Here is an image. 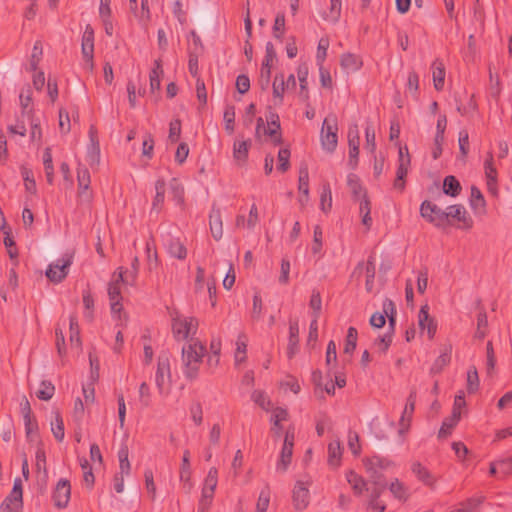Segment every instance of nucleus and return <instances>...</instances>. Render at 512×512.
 <instances>
[{"label": "nucleus", "instance_id": "nucleus-1", "mask_svg": "<svg viewBox=\"0 0 512 512\" xmlns=\"http://www.w3.org/2000/svg\"><path fill=\"white\" fill-rule=\"evenodd\" d=\"M206 353V347L200 340H192L182 348L183 374L189 380L197 378L199 368Z\"/></svg>", "mask_w": 512, "mask_h": 512}, {"label": "nucleus", "instance_id": "nucleus-2", "mask_svg": "<svg viewBox=\"0 0 512 512\" xmlns=\"http://www.w3.org/2000/svg\"><path fill=\"white\" fill-rule=\"evenodd\" d=\"M198 319L193 316H186L178 311L171 313L172 334L177 341L198 340L195 338L198 331Z\"/></svg>", "mask_w": 512, "mask_h": 512}, {"label": "nucleus", "instance_id": "nucleus-3", "mask_svg": "<svg viewBox=\"0 0 512 512\" xmlns=\"http://www.w3.org/2000/svg\"><path fill=\"white\" fill-rule=\"evenodd\" d=\"M320 141L322 148L332 153L336 150L338 144V121L334 114H329L323 121Z\"/></svg>", "mask_w": 512, "mask_h": 512}, {"label": "nucleus", "instance_id": "nucleus-4", "mask_svg": "<svg viewBox=\"0 0 512 512\" xmlns=\"http://www.w3.org/2000/svg\"><path fill=\"white\" fill-rule=\"evenodd\" d=\"M73 259V252L64 253L61 258L57 259L55 262L48 266L45 273L46 277L54 283H60L68 275L69 268L73 263Z\"/></svg>", "mask_w": 512, "mask_h": 512}, {"label": "nucleus", "instance_id": "nucleus-5", "mask_svg": "<svg viewBox=\"0 0 512 512\" xmlns=\"http://www.w3.org/2000/svg\"><path fill=\"white\" fill-rule=\"evenodd\" d=\"M171 382L170 359L166 354H162L157 360V369L155 372V384L160 395L168 394V387Z\"/></svg>", "mask_w": 512, "mask_h": 512}, {"label": "nucleus", "instance_id": "nucleus-6", "mask_svg": "<svg viewBox=\"0 0 512 512\" xmlns=\"http://www.w3.org/2000/svg\"><path fill=\"white\" fill-rule=\"evenodd\" d=\"M126 282L130 283L128 277H123V271L122 268L118 269V272H115L113 274L112 281L109 283L108 286V295L110 299V306H111V312L112 314H120L122 310V297H121V289H120V283Z\"/></svg>", "mask_w": 512, "mask_h": 512}, {"label": "nucleus", "instance_id": "nucleus-7", "mask_svg": "<svg viewBox=\"0 0 512 512\" xmlns=\"http://www.w3.org/2000/svg\"><path fill=\"white\" fill-rule=\"evenodd\" d=\"M295 440V432L293 427H289L284 436L283 446L280 451L279 460L276 465V470L284 473L287 471L293 455V447Z\"/></svg>", "mask_w": 512, "mask_h": 512}, {"label": "nucleus", "instance_id": "nucleus-8", "mask_svg": "<svg viewBox=\"0 0 512 512\" xmlns=\"http://www.w3.org/2000/svg\"><path fill=\"white\" fill-rule=\"evenodd\" d=\"M420 214L428 222L436 227L445 226V210L439 208L436 204L425 200L420 206Z\"/></svg>", "mask_w": 512, "mask_h": 512}, {"label": "nucleus", "instance_id": "nucleus-9", "mask_svg": "<svg viewBox=\"0 0 512 512\" xmlns=\"http://www.w3.org/2000/svg\"><path fill=\"white\" fill-rule=\"evenodd\" d=\"M410 155L408 153V149L400 147L399 149V158H398V167L396 171V178L394 181V188L400 192H402L405 188V177L408 174V170L410 167Z\"/></svg>", "mask_w": 512, "mask_h": 512}, {"label": "nucleus", "instance_id": "nucleus-10", "mask_svg": "<svg viewBox=\"0 0 512 512\" xmlns=\"http://www.w3.org/2000/svg\"><path fill=\"white\" fill-rule=\"evenodd\" d=\"M450 218L458 221L460 223V228L471 229L473 226V219L461 204L451 205L446 208L445 225L448 223Z\"/></svg>", "mask_w": 512, "mask_h": 512}, {"label": "nucleus", "instance_id": "nucleus-11", "mask_svg": "<svg viewBox=\"0 0 512 512\" xmlns=\"http://www.w3.org/2000/svg\"><path fill=\"white\" fill-rule=\"evenodd\" d=\"M309 481H297L295 483L292 499L294 508L298 511L305 510L310 502Z\"/></svg>", "mask_w": 512, "mask_h": 512}, {"label": "nucleus", "instance_id": "nucleus-12", "mask_svg": "<svg viewBox=\"0 0 512 512\" xmlns=\"http://www.w3.org/2000/svg\"><path fill=\"white\" fill-rule=\"evenodd\" d=\"M71 495V486L68 480L60 479L55 487L53 493V500L55 506L58 508H65L68 505Z\"/></svg>", "mask_w": 512, "mask_h": 512}, {"label": "nucleus", "instance_id": "nucleus-13", "mask_svg": "<svg viewBox=\"0 0 512 512\" xmlns=\"http://www.w3.org/2000/svg\"><path fill=\"white\" fill-rule=\"evenodd\" d=\"M411 471L425 486H428L431 489H436L437 477L433 475L427 467L416 461L412 463Z\"/></svg>", "mask_w": 512, "mask_h": 512}, {"label": "nucleus", "instance_id": "nucleus-14", "mask_svg": "<svg viewBox=\"0 0 512 512\" xmlns=\"http://www.w3.org/2000/svg\"><path fill=\"white\" fill-rule=\"evenodd\" d=\"M364 465L367 472H369L371 474V477L375 479V483H378V472L382 470H387L389 467L393 465V463L388 459L379 456H373L365 460Z\"/></svg>", "mask_w": 512, "mask_h": 512}, {"label": "nucleus", "instance_id": "nucleus-15", "mask_svg": "<svg viewBox=\"0 0 512 512\" xmlns=\"http://www.w3.org/2000/svg\"><path fill=\"white\" fill-rule=\"evenodd\" d=\"M415 403H416V392L412 391L407 398L405 408H404L402 416L400 418V429H399L400 434H404L405 432H407L410 427L412 415L415 410Z\"/></svg>", "mask_w": 512, "mask_h": 512}, {"label": "nucleus", "instance_id": "nucleus-16", "mask_svg": "<svg viewBox=\"0 0 512 512\" xmlns=\"http://www.w3.org/2000/svg\"><path fill=\"white\" fill-rule=\"evenodd\" d=\"M418 323L422 331L427 330L429 338L434 337L437 326L434 319L429 315L428 305H424L420 308L418 314Z\"/></svg>", "mask_w": 512, "mask_h": 512}, {"label": "nucleus", "instance_id": "nucleus-17", "mask_svg": "<svg viewBox=\"0 0 512 512\" xmlns=\"http://www.w3.org/2000/svg\"><path fill=\"white\" fill-rule=\"evenodd\" d=\"M81 48L84 59L91 62L94 53V31L90 25H87L83 32Z\"/></svg>", "mask_w": 512, "mask_h": 512}, {"label": "nucleus", "instance_id": "nucleus-18", "mask_svg": "<svg viewBox=\"0 0 512 512\" xmlns=\"http://www.w3.org/2000/svg\"><path fill=\"white\" fill-rule=\"evenodd\" d=\"M77 180L79 197L83 200L89 201L91 198V194L88 192L90 186V173L86 167H78Z\"/></svg>", "mask_w": 512, "mask_h": 512}, {"label": "nucleus", "instance_id": "nucleus-19", "mask_svg": "<svg viewBox=\"0 0 512 512\" xmlns=\"http://www.w3.org/2000/svg\"><path fill=\"white\" fill-rule=\"evenodd\" d=\"M288 417V411L282 407H276L272 410L270 419L272 423L271 431L276 437H279L282 432L283 426L281 422L287 421Z\"/></svg>", "mask_w": 512, "mask_h": 512}, {"label": "nucleus", "instance_id": "nucleus-20", "mask_svg": "<svg viewBox=\"0 0 512 512\" xmlns=\"http://www.w3.org/2000/svg\"><path fill=\"white\" fill-rule=\"evenodd\" d=\"M287 87L285 85V77L283 73L276 74L272 83L273 102L274 105L279 106L283 104L284 93Z\"/></svg>", "mask_w": 512, "mask_h": 512}, {"label": "nucleus", "instance_id": "nucleus-21", "mask_svg": "<svg viewBox=\"0 0 512 512\" xmlns=\"http://www.w3.org/2000/svg\"><path fill=\"white\" fill-rule=\"evenodd\" d=\"M209 225L212 237L219 241L223 236V222L219 209H212L209 215Z\"/></svg>", "mask_w": 512, "mask_h": 512}, {"label": "nucleus", "instance_id": "nucleus-22", "mask_svg": "<svg viewBox=\"0 0 512 512\" xmlns=\"http://www.w3.org/2000/svg\"><path fill=\"white\" fill-rule=\"evenodd\" d=\"M340 64L343 70L347 73H354L363 65L362 59L360 56L353 53H344L341 56Z\"/></svg>", "mask_w": 512, "mask_h": 512}, {"label": "nucleus", "instance_id": "nucleus-23", "mask_svg": "<svg viewBox=\"0 0 512 512\" xmlns=\"http://www.w3.org/2000/svg\"><path fill=\"white\" fill-rule=\"evenodd\" d=\"M299 343V325L298 322H290L289 324V338L287 346V355L292 358L298 351Z\"/></svg>", "mask_w": 512, "mask_h": 512}, {"label": "nucleus", "instance_id": "nucleus-24", "mask_svg": "<svg viewBox=\"0 0 512 512\" xmlns=\"http://www.w3.org/2000/svg\"><path fill=\"white\" fill-rule=\"evenodd\" d=\"M347 185L355 200H360L362 197L367 195L366 190L361 184L360 178L356 174L349 173L347 175Z\"/></svg>", "mask_w": 512, "mask_h": 512}, {"label": "nucleus", "instance_id": "nucleus-25", "mask_svg": "<svg viewBox=\"0 0 512 512\" xmlns=\"http://www.w3.org/2000/svg\"><path fill=\"white\" fill-rule=\"evenodd\" d=\"M432 75L435 89L438 91L442 90L445 79V67L439 59L434 60L432 63Z\"/></svg>", "mask_w": 512, "mask_h": 512}, {"label": "nucleus", "instance_id": "nucleus-26", "mask_svg": "<svg viewBox=\"0 0 512 512\" xmlns=\"http://www.w3.org/2000/svg\"><path fill=\"white\" fill-rule=\"evenodd\" d=\"M484 501L483 496H475L460 502L450 512H474Z\"/></svg>", "mask_w": 512, "mask_h": 512}, {"label": "nucleus", "instance_id": "nucleus-27", "mask_svg": "<svg viewBox=\"0 0 512 512\" xmlns=\"http://www.w3.org/2000/svg\"><path fill=\"white\" fill-rule=\"evenodd\" d=\"M250 142L247 140H235L233 144V157L239 163H244L248 158Z\"/></svg>", "mask_w": 512, "mask_h": 512}, {"label": "nucleus", "instance_id": "nucleus-28", "mask_svg": "<svg viewBox=\"0 0 512 512\" xmlns=\"http://www.w3.org/2000/svg\"><path fill=\"white\" fill-rule=\"evenodd\" d=\"M166 246H167L168 253L172 257L180 259V260H183L186 258L187 249L179 239H175V238L169 239Z\"/></svg>", "mask_w": 512, "mask_h": 512}, {"label": "nucleus", "instance_id": "nucleus-29", "mask_svg": "<svg viewBox=\"0 0 512 512\" xmlns=\"http://www.w3.org/2000/svg\"><path fill=\"white\" fill-rule=\"evenodd\" d=\"M342 0H330L328 12L322 14V18L330 23H337L341 17Z\"/></svg>", "mask_w": 512, "mask_h": 512}, {"label": "nucleus", "instance_id": "nucleus-30", "mask_svg": "<svg viewBox=\"0 0 512 512\" xmlns=\"http://www.w3.org/2000/svg\"><path fill=\"white\" fill-rule=\"evenodd\" d=\"M23 505L22 497L18 495H14L10 492V494L5 498L3 503L1 504L2 512H20Z\"/></svg>", "mask_w": 512, "mask_h": 512}, {"label": "nucleus", "instance_id": "nucleus-31", "mask_svg": "<svg viewBox=\"0 0 512 512\" xmlns=\"http://www.w3.org/2000/svg\"><path fill=\"white\" fill-rule=\"evenodd\" d=\"M297 77L300 84V96L303 100H308V66L306 64H300L297 68Z\"/></svg>", "mask_w": 512, "mask_h": 512}, {"label": "nucleus", "instance_id": "nucleus-32", "mask_svg": "<svg viewBox=\"0 0 512 512\" xmlns=\"http://www.w3.org/2000/svg\"><path fill=\"white\" fill-rule=\"evenodd\" d=\"M470 206L475 212L484 213L486 211V201L484 196L475 186L471 187Z\"/></svg>", "mask_w": 512, "mask_h": 512}, {"label": "nucleus", "instance_id": "nucleus-33", "mask_svg": "<svg viewBox=\"0 0 512 512\" xmlns=\"http://www.w3.org/2000/svg\"><path fill=\"white\" fill-rule=\"evenodd\" d=\"M163 75V68L160 59L154 61V66L149 74L150 89L152 91L159 90L161 87V77Z\"/></svg>", "mask_w": 512, "mask_h": 512}, {"label": "nucleus", "instance_id": "nucleus-34", "mask_svg": "<svg viewBox=\"0 0 512 512\" xmlns=\"http://www.w3.org/2000/svg\"><path fill=\"white\" fill-rule=\"evenodd\" d=\"M165 187H166V184L163 179H158L155 182L156 194H155V197L152 202V210L153 211L159 212L161 210L163 203H164V199H165V191H166Z\"/></svg>", "mask_w": 512, "mask_h": 512}, {"label": "nucleus", "instance_id": "nucleus-35", "mask_svg": "<svg viewBox=\"0 0 512 512\" xmlns=\"http://www.w3.org/2000/svg\"><path fill=\"white\" fill-rule=\"evenodd\" d=\"M342 449L339 441H333L328 445V464L336 468L340 465Z\"/></svg>", "mask_w": 512, "mask_h": 512}, {"label": "nucleus", "instance_id": "nucleus-36", "mask_svg": "<svg viewBox=\"0 0 512 512\" xmlns=\"http://www.w3.org/2000/svg\"><path fill=\"white\" fill-rule=\"evenodd\" d=\"M347 482L351 485L356 495H361L366 489L365 480L356 472L350 470L346 473Z\"/></svg>", "mask_w": 512, "mask_h": 512}, {"label": "nucleus", "instance_id": "nucleus-37", "mask_svg": "<svg viewBox=\"0 0 512 512\" xmlns=\"http://www.w3.org/2000/svg\"><path fill=\"white\" fill-rule=\"evenodd\" d=\"M389 490L400 501L405 502L409 498L408 488L397 478L391 481Z\"/></svg>", "mask_w": 512, "mask_h": 512}, {"label": "nucleus", "instance_id": "nucleus-38", "mask_svg": "<svg viewBox=\"0 0 512 512\" xmlns=\"http://www.w3.org/2000/svg\"><path fill=\"white\" fill-rule=\"evenodd\" d=\"M251 400L264 411L268 412L271 410L272 401L265 391L254 390L251 393Z\"/></svg>", "mask_w": 512, "mask_h": 512}, {"label": "nucleus", "instance_id": "nucleus-39", "mask_svg": "<svg viewBox=\"0 0 512 512\" xmlns=\"http://www.w3.org/2000/svg\"><path fill=\"white\" fill-rule=\"evenodd\" d=\"M53 420L51 421V431L55 437V439L59 442L63 441L65 432H64V422L59 413V411L53 412Z\"/></svg>", "mask_w": 512, "mask_h": 512}, {"label": "nucleus", "instance_id": "nucleus-40", "mask_svg": "<svg viewBox=\"0 0 512 512\" xmlns=\"http://www.w3.org/2000/svg\"><path fill=\"white\" fill-rule=\"evenodd\" d=\"M276 59V51L274 45L271 42H267L265 46V56L262 61L261 70L262 72H271V68L274 60Z\"/></svg>", "mask_w": 512, "mask_h": 512}, {"label": "nucleus", "instance_id": "nucleus-41", "mask_svg": "<svg viewBox=\"0 0 512 512\" xmlns=\"http://www.w3.org/2000/svg\"><path fill=\"white\" fill-rule=\"evenodd\" d=\"M443 191L445 194L456 197L461 191V185L456 177L449 175L443 181Z\"/></svg>", "mask_w": 512, "mask_h": 512}, {"label": "nucleus", "instance_id": "nucleus-42", "mask_svg": "<svg viewBox=\"0 0 512 512\" xmlns=\"http://www.w3.org/2000/svg\"><path fill=\"white\" fill-rule=\"evenodd\" d=\"M86 161L91 167L98 166L100 163L99 142L89 143L87 146Z\"/></svg>", "mask_w": 512, "mask_h": 512}, {"label": "nucleus", "instance_id": "nucleus-43", "mask_svg": "<svg viewBox=\"0 0 512 512\" xmlns=\"http://www.w3.org/2000/svg\"><path fill=\"white\" fill-rule=\"evenodd\" d=\"M215 489L202 487L201 498L199 500L198 510L200 512H206L213 501Z\"/></svg>", "mask_w": 512, "mask_h": 512}, {"label": "nucleus", "instance_id": "nucleus-44", "mask_svg": "<svg viewBox=\"0 0 512 512\" xmlns=\"http://www.w3.org/2000/svg\"><path fill=\"white\" fill-rule=\"evenodd\" d=\"M451 360V349H447L442 352L437 359L434 361L431 366V373L437 374L442 371V369L450 363Z\"/></svg>", "mask_w": 512, "mask_h": 512}, {"label": "nucleus", "instance_id": "nucleus-45", "mask_svg": "<svg viewBox=\"0 0 512 512\" xmlns=\"http://www.w3.org/2000/svg\"><path fill=\"white\" fill-rule=\"evenodd\" d=\"M225 130L228 134H233L235 129V107L233 105L226 106L223 113Z\"/></svg>", "mask_w": 512, "mask_h": 512}, {"label": "nucleus", "instance_id": "nucleus-46", "mask_svg": "<svg viewBox=\"0 0 512 512\" xmlns=\"http://www.w3.org/2000/svg\"><path fill=\"white\" fill-rule=\"evenodd\" d=\"M55 393V387L50 381H42L36 396L43 401L50 400Z\"/></svg>", "mask_w": 512, "mask_h": 512}, {"label": "nucleus", "instance_id": "nucleus-47", "mask_svg": "<svg viewBox=\"0 0 512 512\" xmlns=\"http://www.w3.org/2000/svg\"><path fill=\"white\" fill-rule=\"evenodd\" d=\"M246 348H247V338L244 334H240L236 341V351H235L236 364H239L245 360Z\"/></svg>", "mask_w": 512, "mask_h": 512}, {"label": "nucleus", "instance_id": "nucleus-48", "mask_svg": "<svg viewBox=\"0 0 512 512\" xmlns=\"http://www.w3.org/2000/svg\"><path fill=\"white\" fill-rule=\"evenodd\" d=\"M332 207V192L329 184L322 186V192L320 195V208L323 212H328Z\"/></svg>", "mask_w": 512, "mask_h": 512}, {"label": "nucleus", "instance_id": "nucleus-49", "mask_svg": "<svg viewBox=\"0 0 512 512\" xmlns=\"http://www.w3.org/2000/svg\"><path fill=\"white\" fill-rule=\"evenodd\" d=\"M20 100V106L22 108V114H27L30 116V114L33 112V109L31 107L32 103V92L29 87H27L26 91H22L19 95Z\"/></svg>", "mask_w": 512, "mask_h": 512}, {"label": "nucleus", "instance_id": "nucleus-50", "mask_svg": "<svg viewBox=\"0 0 512 512\" xmlns=\"http://www.w3.org/2000/svg\"><path fill=\"white\" fill-rule=\"evenodd\" d=\"M298 190L306 196V202L309 201V174L306 167L301 168L299 171V185Z\"/></svg>", "mask_w": 512, "mask_h": 512}, {"label": "nucleus", "instance_id": "nucleus-51", "mask_svg": "<svg viewBox=\"0 0 512 512\" xmlns=\"http://www.w3.org/2000/svg\"><path fill=\"white\" fill-rule=\"evenodd\" d=\"M479 388V376L475 366L469 367L467 371V390L469 393H474Z\"/></svg>", "mask_w": 512, "mask_h": 512}, {"label": "nucleus", "instance_id": "nucleus-52", "mask_svg": "<svg viewBox=\"0 0 512 512\" xmlns=\"http://www.w3.org/2000/svg\"><path fill=\"white\" fill-rule=\"evenodd\" d=\"M459 420H460L459 418H454V416H452V415L450 417L444 419V421L442 422V425L440 427L438 437L445 438L448 435H450L453 428L457 425Z\"/></svg>", "mask_w": 512, "mask_h": 512}, {"label": "nucleus", "instance_id": "nucleus-53", "mask_svg": "<svg viewBox=\"0 0 512 512\" xmlns=\"http://www.w3.org/2000/svg\"><path fill=\"white\" fill-rule=\"evenodd\" d=\"M83 305L85 308L84 318L91 322L93 320L94 299L88 290L83 291Z\"/></svg>", "mask_w": 512, "mask_h": 512}, {"label": "nucleus", "instance_id": "nucleus-54", "mask_svg": "<svg viewBox=\"0 0 512 512\" xmlns=\"http://www.w3.org/2000/svg\"><path fill=\"white\" fill-rule=\"evenodd\" d=\"M24 426L27 439L32 442L38 438V424L33 417L24 418Z\"/></svg>", "mask_w": 512, "mask_h": 512}, {"label": "nucleus", "instance_id": "nucleus-55", "mask_svg": "<svg viewBox=\"0 0 512 512\" xmlns=\"http://www.w3.org/2000/svg\"><path fill=\"white\" fill-rule=\"evenodd\" d=\"M357 338H358L357 329L354 327H349L348 331H347L345 347H344L345 353H352L355 350L356 344H357Z\"/></svg>", "mask_w": 512, "mask_h": 512}, {"label": "nucleus", "instance_id": "nucleus-56", "mask_svg": "<svg viewBox=\"0 0 512 512\" xmlns=\"http://www.w3.org/2000/svg\"><path fill=\"white\" fill-rule=\"evenodd\" d=\"M359 145L360 142L349 141V157H348V166L354 170L358 165V155H359Z\"/></svg>", "mask_w": 512, "mask_h": 512}, {"label": "nucleus", "instance_id": "nucleus-57", "mask_svg": "<svg viewBox=\"0 0 512 512\" xmlns=\"http://www.w3.org/2000/svg\"><path fill=\"white\" fill-rule=\"evenodd\" d=\"M270 503V489L269 487L263 488L258 497L256 504L257 512H266Z\"/></svg>", "mask_w": 512, "mask_h": 512}, {"label": "nucleus", "instance_id": "nucleus-58", "mask_svg": "<svg viewBox=\"0 0 512 512\" xmlns=\"http://www.w3.org/2000/svg\"><path fill=\"white\" fill-rule=\"evenodd\" d=\"M285 32V15L282 12L277 13L273 25V35L275 38L282 40Z\"/></svg>", "mask_w": 512, "mask_h": 512}, {"label": "nucleus", "instance_id": "nucleus-59", "mask_svg": "<svg viewBox=\"0 0 512 512\" xmlns=\"http://www.w3.org/2000/svg\"><path fill=\"white\" fill-rule=\"evenodd\" d=\"M70 342L76 347L81 346L79 326L75 316H70Z\"/></svg>", "mask_w": 512, "mask_h": 512}, {"label": "nucleus", "instance_id": "nucleus-60", "mask_svg": "<svg viewBox=\"0 0 512 512\" xmlns=\"http://www.w3.org/2000/svg\"><path fill=\"white\" fill-rule=\"evenodd\" d=\"M365 274H366V290L368 292H371L373 289L374 284V277H375V264L374 261L369 258L366 265H365Z\"/></svg>", "mask_w": 512, "mask_h": 512}, {"label": "nucleus", "instance_id": "nucleus-61", "mask_svg": "<svg viewBox=\"0 0 512 512\" xmlns=\"http://www.w3.org/2000/svg\"><path fill=\"white\" fill-rule=\"evenodd\" d=\"M487 326V314L486 312H480L477 316V329L475 332V337L478 339H483L486 336Z\"/></svg>", "mask_w": 512, "mask_h": 512}, {"label": "nucleus", "instance_id": "nucleus-62", "mask_svg": "<svg viewBox=\"0 0 512 512\" xmlns=\"http://www.w3.org/2000/svg\"><path fill=\"white\" fill-rule=\"evenodd\" d=\"M139 401L145 408L149 407L152 403L150 387L146 382L141 383L139 386Z\"/></svg>", "mask_w": 512, "mask_h": 512}, {"label": "nucleus", "instance_id": "nucleus-63", "mask_svg": "<svg viewBox=\"0 0 512 512\" xmlns=\"http://www.w3.org/2000/svg\"><path fill=\"white\" fill-rule=\"evenodd\" d=\"M329 48V40L327 38H321L318 42L317 53H316V62L318 66L323 65L326 56L327 50Z\"/></svg>", "mask_w": 512, "mask_h": 512}, {"label": "nucleus", "instance_id": "nucleus-64", "mask_svg": "<svg viewBox=\"0 0 512 512\" xmlns=\"http://www.w3.org/2000/svg\"><path fill=\"white\" fill-rule=\"evenodd\" d=\"M365 138V149L374 154L376 150L375 130L371 124H367L365 127Z\"/></svg>", "mask_w": 512, "mask_h": 512}]
</instances>
